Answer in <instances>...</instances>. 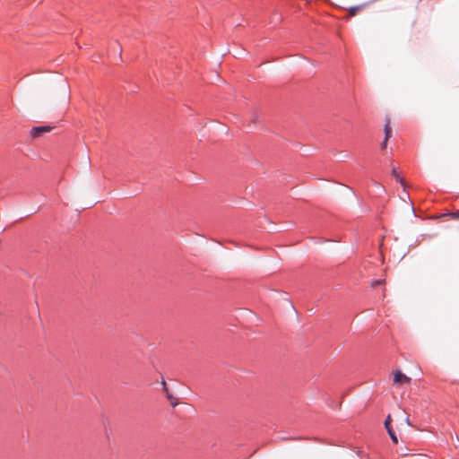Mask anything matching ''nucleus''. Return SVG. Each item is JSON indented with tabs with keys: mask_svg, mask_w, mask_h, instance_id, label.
Listing matches in <instances>:
<instances>
[{
	"mask_svg": "<svg viewBox=\"0 0 459 459\" xmlns=\"http://www.w3.org/2000/svg\"><path fill=\"white\" fill-rule=\"evenodd\" d=\"M53 129L50 126H35L30 130V136L33 138H39L43 134L49 133Z\"/></svg>",
	"mask_w": 459,
	"mask_h": 459,
	"instance_id": "nucleus-1",
	"label": "nucleus"
},
{
	"mask_svg": "<svg viewBox=\"0 0 459 459\" xmlns=\"http://www.w3.org/2000/svg\"><path fill=\"white\" fill-rule=\"evenodd\" d=\"M411 377H407L400 370H396L394 374V383L397 385L410 384Z\"/></svg>",
	"mask_w": 459,
	"mask_h": 459,
	"instance_id": "nucleus-2",
	"label": "nucleus"
},
{
	"mask_svg": "<svg viewBox=\"0 0 459 459\" xmlns=\"http://www.w3.org/2000/svg\"><path fill=\"white\" fill-rule=\"evenodd\" d=\"M391 135H392V128L390 126V120L387 119L386 123L385 125V141H388L389 138L391 137Z\"/></svg>",
	"mask_w": 459,
	"mask_h": 459,
	"instance_id": "nucleus-3",
	"label": "nucleus"
},
{
	"mask_svg": "<svg viewBox=\"0 0 459 459\" xmlns=\"http://www.w3.org/2000/svg\"><path fill=\"white\" fill-rule=\"evenodd\" d=\"M165 394H166L167 399L170 401L171 405L173 407H175L178 404L177 399L169 393V390H168V393H165Z\"/></svg>",
	"mask_w": 459,
	"mask_h": 459,
	"instance_id": "nucleus-4",
	"label": "nucleus"
},
{
	"mask_svg": "<svg viewBox=\"0 0 459 459\" xmlns=\"http://www.w3.org/2000/svg\"><path fill=\"white\" fill-rule=\"evenodd\" d=\"M391 422H392V418H391V415L388 414L385 420V428L386 431L392 429Z\"/></svg>",
	"mask_w": 459,
	"mask_h": 459,
	"instance_id": "nucleus-5",
	"label": "nucleus"
},
{
	"mask_svg": "<svg viewBox=\"0 0 459 459\" xmlns=\"http://www.w3.org/2000/svg\"><path fill=\"white\" fill-rule=\"evenodd\" d=\"M392 176L397 180L399 181L401 184H403V179L399 176L397 170L395 168H393L392 169Z\"/></svg>",
	"mask_w": 459,
	"mask_h": 459,
	"instance_id": "nucleus-6",
	"label": "nucleus"
},
{
	"mask_svg": "<svg viewBox=\"0 0 459 459\" xmlns=\"http://www.w3.org/2000/svg\"><path fill=\"white\" fill-rule=\"evenodd\" d=\"M388 435L390 436V438L392 439V441L394 443V444H397L398 443V438L394 433V431L392 429L388 430L387 431Z\"/></svg>",
	"mask_w": 459,
	"mask_h": 459,
	"instance_id": "nucleus-7",
	"label": "nucleus"
},
{
	"mask_svg": "<svg viewBox=\"0 0 459 459\" xmlns=\"http://www.w3.org/2000/svg\"><path fill=\"white\" fill-rule=\"evenodd\" d=\"M359 10V6H353L350 9L349 13H350V15L351 16H354L356 15V13H358V11Z\"/></svg>",
	"mask_w": 459,
	"mask_h": 459,
	"instance_id": "nucleus-8",
	"label": "nucleus"
},
{
	"mask_svg": "<svg viewBox=\"0 0 459 459\" xmlns=\"http://www.w3.org/2000/svg\"><path fill=\"white\" fill-rule=\"evenodd\" d=\"M384 282H385V281H384L383 280H377V281H374L372 282V287H376V286H377V285L384 284Z\"/></svg>",
	"mask_w": 459,
	"mask_h": 459,
	"instance_id": "nucleus-9",
	"label": "nucleus"
},
{
	"mask_svg": "<svg viewBox=\"0 0 459 459\" xmlns=\"http://www.w3.org/2000/svg\"><path fill=\"white\" fill-rule=\"evenodd\" d=\"M404 422H405V424H406L408 427H411V420H410V417H409V415H406V416L404 417Z\"/></svg>",
	"mask_w": 459,
	"mask_h": 459,
	"instance_id": "nucleus-10",
	"label": "nucleus"
},
{
	"mask_svg": "<svg viewBox=\"0 0 459 459\" xmlns=\"http://www.w3.org/2000/svg\"><path fill=\"white\" fill-rule=\"evenodd\" d=\"M161 385H162V387H163V388H162V389H163V392H164V393H168V389H169V388H168V386H167V384H166L165 380H162V381H161Z\"/></svg>",
	"mask_w": 459,
	"mask_h": 459,
	"instance_id": "nucleus-11",
	"label": "nucleus"
},
{
	"mask_svg": "<svg viewBox=\"0 0 459 459\" xmlns=\"http://www.w3.org/2000/svg\"><path fill=\"white\" fill-rule=\"evenodd\" d=\"M386 143H387V141H385V139H384L383 143H381V148L385 149L386 147Z\"/></svg>",
	"mask_w": 459,
	"mask_h": 459,
	"instance_id": "nucleus-12",
	"label": "nucleus"
}]
</instances>
